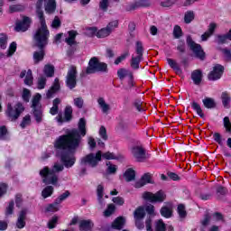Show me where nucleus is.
Listing matches in <instances>:
<instances>
[{
	"instance_id": "49",
	"label": "nucleus",
	"mask_w": 231,
	"mask_h": 231,
	"mask_svg": "<svg viewBox=\"0 0 231 231\" xmlns=\"http://www.w3.org/2000/svg\"><path fill=\"white\" fill-rule=\"evenodd\" d=\"M183 35V32H181V27L179 25H175L173 29V37L174 39H180Z\"/></svg>"
},
{
	"instance_id": "25",
	"label": "nucleus",
	"mask_w": 231,
	"mask_h": 231,
	"mask_svg": "<svg viewBox=\"0 0 231 231\" xmlns=\"http://www.w3.org/2000/svg\"><path fill=\"white\" fill-rule=\"evenodd\" d=\"M143 57L142 56H132L131 61H130V66L132 69H140V62H142V60Z\"/></svg>"
},
{
	"instance_id": "41",
	"label": "nucleus",
	"mask_w": 231,
	"mask_h": 231,
	"mask_svg": "<svg viewBox=\"0 0 231 231\" xmlns=\"http://www.w3.org/2000/svg\"><path fill=\"white\" fill-rule=\"evenodd\" d=\"M134 106L139 113H143V111H145V108H143V102L140 99L134 100Z\"/></svg>"
},
{
	"instance_id": "23",
	"label": "nucleus",
	"mask_w": 231,
	"mask_h": 231,
	"mask_svg": "<svg viewBox=\"0 0 231 231\" xmlns=\"http://www.w3.org/2000/svg\"><path fill=\"white\" fill-rule=\"evenodd\" d=\"M93 221L91 220H81L79 221V230L80 231H91L93 230Z\"/></svg>"
},
{
	"instance_id": "11",
	"label": "nucleus",
	"mask_w": 231,
	"mask_h": 231,
	"mask_svg": "<svg viewBox=\"0 0 231 231\" xmlns=\"http://www.w3.org/2000/svg\"><path fill=\"white\" fill-rule=\"evenodd\" d=\"M223 73H225V67L221 64H216L212 71L208 73V79L212 81L219 80L223 77Z\"/></svg>"
},
{
	"instance_id": "39",
	"label": "nucleus",
	"mask_w": 231,
	"mask_h": 231,
	"mask_svg": "<svg viewBox=\"0 0 231 231\" xmlns=\"http://www.w3.org/2000/svg\"><path fill=\"white\" fill-rule=\"evenodd\" d=\"M51 194H53V188H52V186H47L42 191V198L44 199H46V198H50V196H51Z\"/></svg>"
},
{
	"instance_id": "53",
	"label": "nucleus",
	"mask_w": 231,
	"mask_h": 231,
	"mask_svg": "<svg viewBox=\"0 0 231 231\" xmlns=\"http://www.w3.org/2000/svg\"><path fill=\"white\" fill-rule=\"evenodd\" d=\"M15 205V202H14V200H11L9 202L8 207L6 208L5 210V216H12V214H14V207Z\"/></svg>"
},
{
	"instance_id": "61",
	"label": "nucleus",
	"mask_w": 231,
	"mask_h": 231,
	"mask_svg": "<svg viewBox=\"0 0 231 231\" xmlns=\"http://www.w3.org/2000/svg\"><path fill=\"white\" fill-rule=\"evenodd\" d=\"M101 158H104L105 160H116V156L111 152H106L103 154L101 153Z\"/></svg>"
},
{
	"instance_id": "55",
	"label": "nucleus",
	"mask_w": 231,
	"mask_h": 231,
	"mask_svg": "<svg viewBox=\"0 0 231 231\" xmlns=\"http://www.w3.org/2000/svg\"><path fill=\"white\" fill-rule=\"evenodd\" d=\"M127 73H129V71L125 69H119L117 70V77L120 79V80H124V79H125V77H127Z\"/></svg>"
},
{
	"instance_id": "29",
	"label": "nucleus",
	"mask_w": 231,
	"mask_h": 231,
	"mask_svg": "<svg viewBox=\"0 0 231 231\" xmlns=\"http://www.w3.org/2000/svg\"><path fill=\"white\" fill-rule=\"evenodd\" d=\"M167 62L169 64V66L174 69V71L177 73V75H181V73H183V71L181 70V69L180 68V66H178V63L172 60V59H168Z\"/></svg>"
},
{
	"instance_id": "6",
	"label": "nucleus",
	"mask_w": 231,
	"mask_h": 231,
	"mask_svg": "<svg viewBox=\"0 0 231 231\" xmlns=\"http://www.w3.org/2000/svg\"><path fill=\"white\" fill-rule=\"evenodd\" d=\"M41 94H36L32 100V115L37 124H41V122H42V117L44 116L42 114V105L41 104Z\"/></svg>"
},
{
	"instance_id": "58",
	"label": "nucleus",
	"mask_w": 231,
	"mask_h": 231,
	"mask_svg": "<svg viewBox=\"0 0 231 231\" xmlns=\"http://www.w3.org/2000/svg\"><path fill=\"white\" fill-rule=\"evenodd\" d=\"M127 57H129V51H126L123 53L121 56H119L118 58H116V60H115V64L118 66V64H120V62H122L123 60H125Z\"/></svg>"
},
{
	"instance_id": "40",
	"label": "nucleus",
	"mask_w": 231,
	"mask_h": 231,
	"mask_svg": "<svg viewBox=\"0 0 231 231\" xmlns=\"http://www.w3.org/2000/svg\"><path fill=\"white\" fill-rule=\"evenodd\" d=\"M194 21V12L193 11H188L184 15V22L186 24H190Z\"/></svg>"
},
{
	"instance_id": "56",
	"label": "nucleus",
	"mask_w": 231,
	"mask_h": 231,
	"mask_svg": "<svg viewBox=\"0 0 231 231\" xmlns=\"http://www.w3.org/2000/svg\"><path fill=\"white\" fill-rule=\"evenodd\" d=\"M224 127L227 133H231V122L228 116L224 117Z\"/></svg>"
},
{
	"instance_id": "60",
	"label": "nucleus",
	"mask_w": 231,
	"mask_h": 231,
	"mask_svg": "<svg viewBox=\"0 0 231 231\" xmlns=\"http://www.w3.org/2000/svg\"><path fill=\"white\" fill-rule=\"evenodd\" d=\"M30 97H32L30 90H28L27 88H23V95H22L23 100L24 102H30Z\"/></svg>"
},
{
	"instance_id": "14",
	"label": "nucleus",
	"mask_w": 231,
	"mask_h": 231,
	"mask_svg": "<svg viewBox=\"0 0 231 231\" xmlns=\"http://www.w3.org/2000/svg\"><path fill=\"white\" fill-rule=\"evenodd\" d=\"M32 24V18L24 16L23 21L16 23L15 31L16 32H26Z\"/></svg>"
},
{
	"instance_id": "26",
	"label": "nucleus",
	"mask_w": 231,
	"mask_h": 231,
	"mask_svg": "<svg viewBox=\"0 0 231 231\" xmlns=\"http://www.w3.org/2000/svg\"><path fill=\"white\" fill-rule=\"evenodd\" d=\"M221 100H222V104H223L224 107L226 109H230L231 97H230V94H228V92H222Z\"/></svg>"
},
{
	"instance_id": "50",
	"label": "nucleus",
	"mask_w": 231,
	"mask_h": 231,
	"mask_svg": "<svg viewBox=\"0 0 231 231\" xmlns=\"http://www.w3.org/2000/svg\"><path fill=\"white\" fill-rule=\"evenodd\" d=\"M155 231H165V223L160 219L155 222Z\"/></svg>"
},
{
	"instance_id": "32",
	"label": "nucleus",
	"mask_w": 231,
	"mask_h": 231,
	"mask_svg": "<svg viewBox=\"0 0 231 231\" xmlns=\"http://www.w3.org/2000/svg\"><path fill=\"white\" fill-rule=\"evenodd\" d=\"M59 210H60V204L57 201V199H55L54 203L50 204L46 208L47 212H59Z\"/></svg>"
},
{
	"instance_id": "13",
	"label": "nucleus",
	"mask_w": 231,
	"mask_h": 231,
	"mask_svg": "<svg viewBox=\"0 0 231 231\" xmlns=\"http://www.w3.org/2000/svg\"><path fill=\"white\" fill-rule=\"evenodd\" d=\"M132 154L136 162H143L147 158H149V155L145 153V150L140 146L134 147L132 149Z\"/></svg>"
},
{
	"instance_id": "54",
	"label": "nucleus",
	"mask_w": 231,
	"mask_h": 231,
	"mask_svg": "<svg viewBox=\"0 0 231 231\" xmlns=\"http://www.w3.org/2000/svg\"><path fill=\"white\" fill-rule=\"evenodd\" d=\"M69 192L67 190L65 191L63 194L60 195L56 200L57 202L60 205V203H62V201H65V199H68V198H69Z\"/></svg>"
},
{
	"instance_id": "57",
	"label": "nucleus",
	"mask_w": 231,
	"mask_h": 231,
	"mask_svg": "<svg viewBox=\"0 0 231 231\" xmlns=\"http://www.w3.org/2000/svg\"><path fill=\"white\" fill-rule=\"evenodd\" d=\"M88 143L90 151H94V149L97 147V141H95V138L91 136L88 137Z\"/></svg>"
},
{
	"instance_id": "22",
	"label": "nucleus",
	"mask_w": 231,
	"mask_h": 231,
	"mask_svg": "<svg viewBox=\"0 0 231 231\" xmlns=\"http://www.w3.org/2000/svg\"><path fill=\"white\" fill-rule=\"evenodd\" d=\"M97 104L102 113H104L105 115H107L109 111H111V106H109V104L106 103V99H104V97H99L97 99Z\"/></svg>"
},
{
	"instance_id": "8",
	"label": "nucleus",
	"mask_w": 231,
	"mask_h": 231,
	"mask_svg": "<svg viewBox=\"0 0 231 231\" xmlns=\"http://www.w3.org/2000/svg\"><path fill=\"white\" fill-rule=\"evenodd\" d=\"M102 161V152L98 151L97 153H88L81 158V165H89V167H97L98 162Z\"/></svg>"
},
{
	"instance_id": "37",
	"label": "nucleus",
	"mask_w": 231,
	"mask_h": 231,
	"mask_svg": "<svg viewBox=\"0 0 231 231\" xmlns=\"http://www.w3.org/2000/svg\"><path fill=\"white\" fill-rule=\"evenodd\" d=\"M111 35V32L107 30L106 27L97 31V37L98 39H105V37H109Z\"/></svg>"
},
{
	"instance_id": "64",
	"label": "nucleus",
	"mask_w": 231,
	"mask_h": 231,
	"mask_svg": "<svg viewBox=\"0 0 231 231\" xmlns=\"http://www.w3.org/2000/svg\"><path fill=\"white\" fill-rule=\"evenodd\" d=\"M221 51L224 54V57L227 62H231V51L228 49H221Z\"/></svg>"
},
{
	"instance_id": "36",
	"label": "nucleus",
	"mask_w": 231,
	"mask_h": 231,
	"mask_svg": "<svg viewBox=\"0 0 231 231\" xmlns=\"http://www.w3.org/2000/svg\"><path fill=\"white\" fill-rule=\"evenodd\" d=\"M191 107L196 111L200 118H205V114H203V109H201V106H199V104L196 103V101H193Z\"/></svg>"
},
{
	"instance_id": "31",
	"label": "nucleus",
	"mask_w": 231,
	"mask_h": 231,
	"mask_svg": "<svg viewBox=\"0 0 231 231\" xmlns=\"http://www.w3.org/2000/svg\"><path fill=\"white\" fill-rule=\"evenodd\" d=\"M10 140V135L8 134V129L6 126H0V141Z\"/></svg>"
},
{
	"instance_id": "43",
	"label": "nucleus",
	"mask_w": 231,
	"mask_h": 231,
	"mask_svg": "<svg viewBox=\"0 0 231 231\" xmlns=\"http://www.w3.org/2000/svg\"><path fill=\"white\" fill-rule=\"evenodd\" d=\"M24 84H26V86H32V84H33V76L32 75V69H29L27 71L24 79Z\"/></svg>"
},
{
	"instance_id": "16",
	"label": "nucleus",
	"mask_w": 231,
	"mask_h": 231,
	"mask_svg": "<svg viewBox=\"0 0 231 231\" xmlns=\"http://www.w3.org/2000/svg\"><path fill=\"white\" fill-rule=\"evenodd\" d=\"M151 6V0H138L127 6V11L138 10V8H147Z\"/></svg>"
},
{
	"instance_id": "51",
	"label": "nucleus",
	"mask_w": 231,
	"mask_h": 231,
	"mask_svg": "<svg viewBox=\"0 0 231 231\" xmlns=\"http://www.w3.org/2000/svg\"><path fill=\"white\" fill-rule=\"evenodd\" d=\"M46 88V77L41 76L38 78V89H44Z\"/></svg>"
},
{
	"instance_id": "9",
	"label": "nucleus",
	"mask_w": 231,
	"mask_h": 231,
	"mask_svg": "<svg viewBox=\"0 0 231 231\" xmlns=\"http://www.w3.org/2000/svg\"><path fill=\"white\" fill-rule=\"evenodd\" d=\"M143 199H146V201H150L151 203H163L165 201V199L167 198V195H165V192L163 190H159L155 194L152 192H144L143 194Z\"/></svg>"
},
{
	"instance_id": "47",
	"label": "nucleus",
	"mask_w": 231,
	"mask_h": 231,
	"mask_svg": "<svg viewBox=\"0 0 231 231\" xmlns=\"http://www.w3.org/2000/svg\"><path fill=\"white\" fill-rule=\"evenodd\" d=\"M73 102H74V106L78 107V109H82V107H84V98L80 97H76L74 98Z\"/></svg>"
},
{
	"instance_id": "2",
	"label": "nucleus",
	"mask_w": 231,
	"mask_h": 231,
	"mask_svg": "<svg viewBox=\"0 0 231 231\" xmlns=\"http://www.w3.org/2000/svg\"><path fill=\"white\" fill-rule=\"evenodd\" d=\"M43 5L44 10L49 15L55 14V10H57V2L55 0H37L36 2V15L40 21L41 25L33 34V42L35 48L38 49L46 48L50 39V30H48V25H46L44 11H42Z\"/></svg>"
},
{
	"instance_id": "12",
	"label": "nucleus",
	"mask_w": 231,
	"mask_h": 231,
	"mask_svg": "<svg viewBox=\"0 0 231 231\" xmlns=\"http://www.w3.org/2000/svg\"><path fill=\"white\" fill-rule=\"evenodd\" d=\"M71 118H73V107L71 106H67L64 110V117H62V114H59L55 120L58 124H64V122H71Z\"/></svg>"
},
{
	"instance_id": "21",
	"label": "nucleus",
	"mask_w": 231,
	"mask_h": 231,
	"mask_svg": "<svg viewBox=\"0 0 231 231\" xmlns=\"http://www.w3.org/2000/svg\"><path fill=\"white\" fill-rule=\"evenodd\" d=\"M217 25L215 23H211L208 25V31L205 32V34L201 35V41L205 42L208 37H211V35L214 34V32H216V28Z\"/></svg>"
},
{
	"instance_id": "30",
	"label": "nucleus",
	"mask_w": 231,
	"mask_h": 231,
	"mask_svg": "<svg viewBox=\"0 0 231 231\" xmlns=\"http://www.w3.org/2000/svg\"><path fill=\"white\" fill-rule=\"evenodd\" d=\"M202 103L207 109H214L216 107V101L212 97L204 98Z\"/></svg>"
},
{
	"instance_id": "20",
	"label": "nucleus",
	"mask_w": 231,
	"mask_h": 231,
	"mask_svg": "<svg viewBox=\"0 0 231 231\" xmlns=\"http://www.w3.org/2000/svg\"><path fill=\"white\" fill-rule=\"evenodd\" d=\"M40 51H36L33 52L32 59L34 64H39L42 60H44V55L46 52L44 51V48L39 49Z\"/></svg>"
},
{
	"instance_id": "19",
	"label": "nucleus",
	"mask_w": 231,
	"mask_h": 231,
	"mask_svg": "<svg viewBox=\"0 0 231 231\" xmlns=\"http://www.w3.org/2000/svg\"><path fill=\"white\" fill-rule=\"evenodd\" d=\"M147 183H151V173H145L143 175L141 180L135 182L134 187L135 189H142V187L147 185Z\"/></svg>"
},
{
	"instance_id": "15",
	"label": "nucleus",
	"mask_w": 231,
	"mask_h": 231,
	"mask_svg": "<svg viewBox=\"0 0 231 231\" xmlns=\"http://www.w3.org/2000/svg\"><path fill=\"white\" fill-rule=\"evenodd\" d=\"M26 216H28V210L26 208L22 209L16 220V228L23 229L26 226Z\"/></svg>"
},
{
	"instance_id": "28",
	"label": "nucleus",
	"mask_w": 231,
	"mask_h": 231,
	"mask_svg": "<svg viewBox=\"0 0 231 231\" xmlns=\"http://www.w3.org/2000/svg\"><path fill=\"white\" fill-rule=\"evenodd\" d=\"M124 178L125 181H133L134 180V178H136V171L134 170L129 168L128 170L125 171L124 174Z\"/></svg>"
},
{
	"instance_id": "52",
	"label": "nucleus",
	"mask_w": 231,
	"mask_h": 231,
	"mask_svg": "<svg viewBox=\"0 0 231 231\" xmlns=\"http://www.w3.org/2000/svg\"><path fill=\"white\" fill-rule=\"evenodd\" d=\"M177 51H180V53H185L186 51L185 41L179 40L178 45H177Z\"/></svg>"
},
{
	"instance_id": "27",
	"label": "nucleus",
	"mask_w": 231,
	"mask_h": 231,
	"mask_svg": "<svg viewBox=\"0 0 231 231\" xmlns=\"http://www.w3.org/2000/svg\"><path fill=\"white\" fill-rule=\"evenodd\" d=\"M145 217V208L143 207L137 208L134 212V220H143Z\"/></svg>"
},
{
	"instance_id": "44",
	"label": "nucleus",
	"mask_w": 231,
	"mask_h": 231,
	"mask_svg": "<svg viewBox=\"0 0 231 231\" xmlns=\"http://www.w3.org/2000/svg\"><path fill=\"white\" fill-rule=\"evenodd\" d=\"M16 51H17V43L15 42H13L10 44L9 49L7 51V57H12V55H14Z\"/></svg>"
},
{
	"instance_id": "63",
	"label": "nucleus",
	"mask_w": 231,
	"mask_h": 231,
	"mask_svg": "<svg viewBox=\"0 0 231 231\" xmlns=\"http://www.w3.org/2000/svg\"><path fill=\"white\" fill-rule=\"evenodd\" d=\"M113 212H115V206L113 204H110L108 205V208L105 210L104 216L106 217H109V216H111Z\"/></svg>"
},
{
	"instance_id": "18",
	"label": "nucleus",
	"mask_w": 231,
	"mask_h": 231,
	"mask_svg": "<svg viewBox=\"0 0 231 231\" xmlns=\"http://www.w3.org/2000/svg\"><path fill=\"white\" fill-rule=\"evenodd\" d=\"M191 79L196 86H199L203 80V72L200 69H195L191 73Z\"/></svg>"
},
{
	"instance_id": "42",
	"label": "nucleus",
	"mask_w": 231,
	"mask_h": 231,
	"mask_svg": "<svg viewBox=\"0 0 231 231\" xmlns=\"http://www.w3.org/2000/svg\"><path fill=\"white\" fill-rule=\"evenodd\" d=\"M135 52H136L137 56L143 57V44L142 43V42H136Z\"/></svg>"
},
{
	"instance_id": "48",
	"label": "nucleus",
	"mask_w": 231,
	"mask_h": 231,
	"mask_svg": "<svg viewBox=\"0 0 231 231\" xmlns=\"http://www.w3.org/2000/svg\"><path fill=\"white\" fill-rule=\"evenodd\" d=\"M106 28L111 33L116 28H118V21L115 20L110 22Z\"/></svg>"
},
{
	"instance_id": "17",
	"label": "nucleus",
	"mask_w": 231,
	"mask_h": 231,
	"mask_svg": "<svg viewBox=\"0 0 231 231\" xmlns=\"http://www.w3.org/2000/svg\"><path fill=\"white\" fill-rule=\"evenodd\" d=\"M59 89H60V84L59 83V79L56 78L54 79V83L51 86V89L47 91V94H46L47 98H53V95H55L57 91H59Z\"/></svg>"
},
{
	"instance_id": "45",
	"label": "nucleus",
	"mask_w": 231,
	"mask_h": 231,
	"mask_svg": "<svg viewBox=\"0 0 231 231\" xmlns=\"http://www.w3.org/2000/svg\"><path fill=\"white\" fill-rule=\"evenodd\" d=\"M106 173L115 174L117 171L116 165L111 164V162H106Z\"/></svg>"
},
{
	"instance_id": "38",
	"label": "nucleus",
	"mask_w": 231,
	"mask_h": 231,
	"mask_svg": "<svg viewBox=\"0 0 231 231\" xmlns=\"http://www.w3.org/2000/svg\"><path fill=\"white\" fill-rule=\"evenodd\" d=\"M30 124H32V116H30V115H26L25 116H23L20 124V127L22 129H25L27 125H30Z\"/></svg>"
},
{
	"instance_id": "3",
	"label": "nucleus",
	"mask_w": 231,
	"mask_h": 231,
	"mask_svg": "<svg viewBox=\"0 0 231 231\" xmlns=\"http://www.w3.org/2000/svg\"><path fill=\"white\" fill-rule=\"evenodd\" d=\"M64 171V165L55 162L51 169L48 166L43 167L40 171V176L45 185H57L59 182V172Z\"/></svg>"
},
{
	"instance_id": "24",
	"label": "nucleus",
	"mask_w": 231,
	"mask_h": 231,
	"mask_svg": "<svg viewBox=\"0 0 231 231\" xmlns=\"http://www.w3.org/2000/svg\"><path fill=\"white\" fill-rule=\"evenodd\" d=\"M124 225H125V218H124V217H118L112 223V228H115V230H122Z\"/></svg>"
},
{
	"instance_id": "46",
	"label": "nucleus",
	"mask_w": 231,
	"mask_h": 231,
	"mask_svg": "<svg viewBox=\"0 0 231 231\" xmlns=\"http://www.w3.org/2000/svg\"><path fill=\"white\" fill-rule=\"evenodd\" d=\"M7 41H8V38L6 37V34L1 33L0 34V48H2V50H6Z\"/></svg>"
},
{
	"instance_id": "5",
	"label": "nucleus",
	"mask_w": 231,
	"mask_h": 231,
	"mask_svg": "<svg viewBox=\"0 0 231 231\" xmlns=\"http://www.w3.org/2000/svg\"><path fill=\"white\" fill-rule=\"evenodd\" d=\"M86 73L87 75H93V73H107V64L100 62L97 57H92L88 61Z\"/></svg>"
},
{
	"instance_id": "7",
	"label": "nucleus",
	"mask_w": 231,
	"mask_h": 231,
	"mask_svg": "<svg viewBox=\"0 0 231 231\" xmlns=\"http://www.w3.org/2000/svg\"><path fill=\"white\" fill-rule=\"evenodd\" d=\"M186 42L189 48L194 53L195 57H197V59H199L200 60H205V51H203V49L201 48L200 44H198L195 42H193L192 37L190 35L187 36Z\"/></svg>"
},
{
	"instance_id": "10",
	"label": "nucleus",
	"mask_w": 231,
	"mask_h": 231,
	"mask_svg": "<svg viewBox=\"0 0 231 231\" xmlns=\"http://www.w3.org/2000/svg\"><path fill=\"white\" fill-rule=\"evenodd\" d=\"M66 86L69 89H75L77 88V67H69L66 76Z\"/></svg>"
},
{
	"instance_id": "62",
	"label": "nucleus",
	"mask_w": 231,
	"mask_h": 231,
	"mask_svg": "<svg viewBox=\"0 0 231 231\" xmlns=\"http://www.w3.org/2000/svg\"><path fill=\"white\" fill-rule=\"evenodd\" d=\"M213 138H214L215 142H217V143H218V145L223 147V137H221V134L215 133L213 134Z\"/></svg>"
},
{
	"instance_id": "1",
	"label": "nucleus",
	"mask_w": 231,
	"mask_h": 231,
	"mask_svg": "<svg viewBox=\"0 0 231 231\" xmlns=\"http://www.w3.org/2000/svg\"><path fill=\"white\" fill-rule=\"evenodd\" d=\"M65 134L60 135L54 142V147L57 154L66 169H71L77 162V157L73 154L82 142V137L86 136V119L80 118L78 124V129H67Z\"/></svg>"
},
{
	"instance_id": "59",
	"label": "nucleus",
	"mask_w": 231,
	"mask_h": 231,
	"mask_svg": "<svg viewBox=\"0 0 231 231\" xmlns=\"http://www.w3.org/2000/svg\"><path fill=\"white\" fill-rule=\"evenodd\" d=\"M99 136L102 138V140L106 142V140L108 138L107 137V130L104 126H101L99 128Z\"/></svg>"
},
{
	"instance_id": "33",
	"label": "nucleus",
	"mask_w": 231,
	"mask_h": 231,
	"mask_svg": "<svg viewBox=\"0 0 231 231\" xmlns=\"http://www.w3.org/2000/svg\"><path fill=\"white\" fill-rule=\"evenodd\" d=\"M59 104H60V98H55L52 101V107L50 109L51 115L55 116L59 113Z\"/></svg>"
},
{
	"instance_id": "34",
	"label": "nucleus",
	"mask_w": 231,
	"mask_h": 231,
	"mask_svg": "<svg viewBox=\"0 0 231 231\" xmlns=\"http://www.w3.org/2000/svg\"><path fill=\"white\" fill-rule=\"evenodd\" d=\"M43 72L46 77L51 78L53 77V75H55V67H53L52 65H45Z\"/></svg>"
},
{
	"instance_id": "4",
	"label": "nucleus",
	"mask_w": 231,
	"mask_h": 231,
	"mask_svg": "<svg viewBox=\"0 0 231 231\" xmlns=\"http://www.w3.org/2000/svg\"><path fill=\"white\" fill-rule=\"evenodd\" d=\"M24 105H23L21 102H17L14 105L8 103L5 115L9 122H17L21 115L24 113Z\"/></svg>"
},
{
	"instance_id": "35",
	"label": "nucleus",
	"mask_w": 231,
	"mask_h": 231,
	"mask_svg": "<svg viewBox=\"0 0 231 231\" xmlns=\"http://www.w3.org/2000/svg\"><path fill=\"white\" fill-rule=\"evenodd\" d=\"M161 215L162 217H172V209L167 206H164L161 208Z\"/></svg>"
}]
</instances>
